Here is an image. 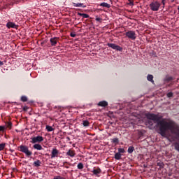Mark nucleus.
<instances>
[{
  "instance_id": "obj_36",
  "label": "nucleus",
  "mask_w": 179,
  "mask_h": 179,
  "mask_svg": "<svg viewBox=\"0 0 179 179\" xmlns=\"http://www.w3.org/2000/svg\"><path fill=\"white\" fill-rule=\"evenodd\" d=\"M129 1V5H131V6L134 5L133 0H131V1Z\"/></svg>"
},
{
  "instance_id": "obj_10",
  "label": "nucleus",
  "mask_w": 179,
  "mask_h": 179,
  "mask_svg": "<svg viewBox=\"0 0 179 179\" xmlns=\"http://www.w3.org/2000/svg\"><path fill=\"white\" fill-rule=\"evenodd\" d=\"M59 38L57 37H53L50 39V44L52 47H55L58 43Z\"/></svg>"
},
{
  "instance_id": "obj_5",
  "label": "nucleus",
  "mask_w": 179,
  "mask_h": 179,
  "mask_svg": "<svg viewBox=\"0 0 179 179\" xmlns=\"http://www.w3.org/2000/svg\"><path fill=\"white\" fill-rule=\"evenodd\" d=\"M125 36L131 40H136V34L134 31H128L126 32Z\"/></svg>"
},
{
  "instance_id": "obj_6",
  "label": "nucleus",
  "mask_w": 179,
  "mask_h": 179,
  "mask_svg": "<svg viewBox=\"0 0 179 179\" xmlns=\"http://www.w3.org/2000/svg\"><path fill=\"white\" fill-rule=\"evenodd\" d=\"M107 46L113 50H116V51H123V48L115 43H107Z\"/></svg>"
},
{
  "instance_id": "obj_16",
  "label": "nucleus",
  "mask_w": 179,
  "mask_h": 179,
  "mask_svg": "<svg viewBox=\"0 0 179 179\" xmlns=\"http://www.w3.org/2000/svg\"><path fill=\"white\" fill-rule=\"evenodd\" d=\"M41 162L39 159H37L36 161L34 162L33 165L35 167H39L41 166Z\"/></svg>"
},
{
  "instance_id": "obj_14",
  "label": "nucleus",
  "mask_w": 179,
  "mask_h": 179,
  "mask_svg": "<svg viewBox=\"0 0 179 179\" xmlns=\"http://www.w3.org/2000/svg\"><path fill=\"white\" fill-rule=\"evenodd\" d=\"M34 149L36 150H43V147L41 144L38 143H36L33 145Z\"/></svg>"
},
{
  "instance_id": "obj_19",
  "label": "nucleus",
  "mask_w": 179,
  "mask_h": 179,
  "mask_svg": "<svg viewBox=\"0 0 179 179\" xmlns=\"http://www.w3.org/2000/svg\"><path fill=\"white\" fill-rule=\"evenodd\" d=\"M114 158L116 160H120L122 159V154H120V152L115 153Z\"/></svg>"
},
{
  "instance_id": "obj_2",
  "label": "nucleus",
  "mask_w": 179,
  "mask_h": 179,
  "mask_svg": "<svg viewBox=\"0 0 179 179\" xmlns=\"http://www.w3.org/2000/svg\"><path fill=\"white\" fill-rule=\"evenodd\" d=\"M19 151L25 154L27 157H30L32 155V152L29 150V148L27 145H20Z\"/></svg>"
},
{
  "instance_id": "obj_29",
  "label": "nucleus",
  "mask_w": 179,
  "mask_h": 179,
  "mask_svg": "<svg viewBox=\"0 0 179 179\" xmlns=\"http://www.w3.org/2000/svg\"><path fill=\"white\" fill-rule=\"evenodd\" d=\"M118 153H120V154H124L125 153L124 148H118Z\"/></svg>"
},
{
  "instance_id": "obj_34",
  "label": "nucleus",
  "mask_w": 179,
  "mask_h": 179,
  "mask_svg": "<svg viewBox=\"0 0 179 179\" xmlns=\"http://www.w3.org/2000/svg\"><path fill=\"white\" fill-rule=\"evenodd\" d=\"M7 127L10 129L12 127V123L11 122H8V125H7Z\"/></svg>"
},
{
  "instance_id": "obj_15",
  "label": "nucleus",
  "mask_w": 179,
  "mask_h": 179,
  "mask_svg": "<svg viewBox=\"0 0 179 179\" xmlns=\"http://www.w3.org/2000/svg\"><path fill=\"white\" fill-rule=\"evenodd\" d=\"M147 80L148 81L151 82L152 83H155L154 76L152 75H150V74L148 75Z\"/></svg>"
},
{
  "instance_id": "obj_24",
  "label": "nucleus",
  "mask_w": 179,
  "mask_h": 179,
  "mask_svg": "<svg viewBox=\"0 0 179 179\" xmlns=\"http://www.w3.org/2000/svg\"><path fill=\"white\" fill-rule=\"evenodd\" d=\"M100 6L106 7L108 8H110V4H108V3L103 2L100 3Z\"/></svg>"
},
{
  "instance_id": "obj_17",
  "label": "nucleus",
  "mask_w": 179,
  "mask_h": 179,
  "mask_svg": "<svg viewBox=\"0 0 179 179\" xmlns=\"http://www.w3.org/2000/svg\"><path fill=\"white\" fill-rule=\"evenodd\" d=\"M73 5L75 7H83V8L86 7V6L83 3H73Z\"/></svg>"
},
{
  "instance_id": "obj_13",
  "label": "nucleus",
  "mask_w": 179,
  "mask_h": 179,
  "mask_svg": "<svg viewBox=\"0 0 179 179\" xmlns=\"http://www.w3.org/2000/svg\"><path fill=\"white\" fill-rule=\"evenodd\" d=\"M108 106V103L106 101H99L98 103V106L106 108Z\"/></svg>"
},
{
  "instance_id": "obj_1",
  "label": "nucleus",
  "mask_w": 179,
  "mask_h": 179,
  "mask_svg": "<svg viewBox=\"0 0 179 179\" xmlns=\"http://www.w3.org/2000/svg\"><path fill=\"white\" fill-rule=\"evenodd\" d=\"M145 117L148 119V120L146 121L147 124H148L150 127H153L154 123H157V125L159 131V134L164 138L169 137V134L167 133V125L170 124V121L162 120V116H159V115L155 113H147L145 115Z\"/></svg>"
},
{
  "instance_id": "obj_3",
  "label": "nucleus",
  "mask_w": 179,
  "mask_h": 179,
  "mask_svg": "<svg viewBox=\"0 0 179 179\" xmlns=\"http://www.w3.org/2000/svg\"><path fill=\"white\" fill-rule=\"evenodd\" d=\"M160 6H161V3L157 1L155 2H152L150 5V9L153 11L159 10Z\"/></svg>"
},
{
  "instance_id": "obj_39",
  "label": "nucleus",
  "mask_w": 179,
  "mask_h": 179,
  "mask_svg": "<svg viewBox=\"0 0 179 179\" xmlns=\"http://www.w3.org/2000/svg\"><path fill=\"white\" fill-rule=\"evenodd\" d=\"M165 1H166V0H162V3L163 5H165Z\"/></svg>"
},
{
  "instance_id": "obj_22",
  "label": "nucleus",
  "mask_w": 179,
  "mask_h": 179,
  "mask_svg": "<svg viewBox=\"0 0 179 179\" xmlns=\"http://www.w3.org/2000/svg\"><path fill=\"white\" fill-rule=\"evenodd\" d=\"M111 143H114L115 145H118L120 143V140L118 138H114L111 139Z\"/></svg>"
},
{
  "instance_id": "obj_7",
  "label": "nucleus",
  "mask_w": 179,
  "mask_h": 179,
  "mask_svg": "<svg viewBox=\"0 0 179 179\" xmlns=\"http://www.w3.org/2000/svg\"><path fill=\"white\" fill-rule=\"evenodd\" d=\"M102 171L100 167H97L96 169H94L92 171L93 175L96 176V177H100V174L101 173Z\"/></svg>"
},
{
  "instance_id": "obj_37",
  "label": "nucleus",
  "mask_w": 179,
  "mask_h": 179,
  "mask_svg": "<svg viewBox=\"0 0 179 179\" xmlns=\"http://www.w3.org/2000/svg\"><path fill=\"white\" fill-rule=\"evenodd\" d=\"M62 174H63V175H67V172L65 171H63Z\"/></svg>"
},
{
  "instance_id": "obj_18",
  "label": "nucleus",
  "mask_w": 179,
  "mask_h": 179,
  "mask_svg": "<svg viewBox=\"0 0 179 179\" xmlns=\"http://www.w3.org/2000/svg\"><path fill=\"white\" fill-rule=\"evenodd\" d=\"M78 16H82L84 19H89L90 15L86 13H78Z\"/></svg>"
},
{
  "instance_id": "obj_11",
  "label": "nucleus",
  "mask_w": 179,
  "mask_h": 179,
  "mask_svg": "<svg viewBox=\"0 0 179 179\" xmlns=\"http://www.w3.org/2000/svg\"><path fill=\"white\" fill-rule=\"evenodd\" d=\"M76 155V151L71 149L69 150L68 152L66 153V156H69L71 158L75 157Z\"/></svg>"
},
{
  "instance_id": "obj_9",
  "label": "nucleus",
  "mask_w": 179,
  "mask_h": 179,
  "mask_svg": "<svg viewBox=\"0 0 179 179\" xmlns=\"http://www.w3.org/2000/svg\"><path fill=\"white\" fill-rule=\"evenodd\" d=\"M59 155V150L57 148H52L51 152V159L57 157Z\"/></svg>"
},
{
  "instance_id": "obj_32",
  "label": "nucleus",
  "mask_w": 179,
  "mask_h": 179,
  "mask_svg": "<svg viewBox=\"0 0 179 179\" xmlns=\"http://www.w3.org/2000/svg\"><path fill=\"white\" fill-rule=\"evenodd\" d=\"M95 20H96V22H99L100 23H101V22H102V18L96 17V18H95Z\"/></svg>"
},
{
  "instance_id": "obj_43",
  "label": "nucleus",
  "mask_w": 179,
  "mask_h": 179,
  "mask_svg": "<svg viewBox=\"0 0 179 179\" xmlns=\"http://www.w3.org/2000/svg\"><path fill=\"white\" fill-rule=\"evenodd\" d=\"M128 1H131V0H128Z\"/></svg>"
},
{
  "instance_id": "obj_30",
  "label": "nucleus",
  "mask_w": 179,
  "mask_h": 179,
  "mask_svg": "<svg viewBox=\"0 0 179 179\" xmlns=\"http://www.w3.org/2000/svg\"><path fill=\"white\" fill-rule=\"evenodd\" d=\"M53 179H66V178L62 176H54Z\"/></svg>"
},
{
  "instance_id": "obj_31",
  "label": "nucleus",
  "mask_w": 179,
  "mask_h": 179,
  "mask_svg": "<svg viewBox=\"0 0 179 179\" xmlns=\"http://www.w3.org/2000/svg\"><path fill=\"white\" fill-rule=\"evenodd\" d=\"M167 97L168 98L173 97V93L172 92H170L167 93Z\"/></svg>"
},
{
  "instance_id": "obj_4",
  "label": "nucleus",
  "mask_w": 179,
  "mask_h": 179,
  "mask_svg": "<svg viewBox=\"0 0 179 179\" xmlns=\"http://www.w3.org/2000/svg\"><path fill=\"white\" fill-rule=\"evenodd\" d=\"M44 141V138L41 136H34L31 138V143L32 144H35V143H40L41 142H43Z\"/></svg>"
},
{
  "instance_id": "obj_25",
  "label": "nucleus",
  "mask_w": 179,
  "mask_h": 179,
  "mask_svg": "<svg viewBox=\"0 0 179 179\" xmlns=\"http://www.w3.org/2000/svg\"><path fill=\"white\" fill-rule=\"evenodd\" d=\"M77 169L78 170H83L84 169V164L82 162H80L77 165Z\"/></svg>"
},
{
  "instance_id": "obj_41",
  "label": "nucleus",
  "mask_w": 179,
  "mask_h": 179,
  "mask_svg": "<svg viewBox=\"0 0 179 179\" xmlns=\"http://www.w3.org/2000/svg\"><path fill=\"white\" fill-rule=\"evenodd\" d=\"M66 169H69V166H66Z\"/></svg>"
},
{
  "instance_id": "obj_35",
  "label": "nucleus",
  "mask_w": 179,
  "mask_h": 179,
  "mask_svg": "<svg viewBox=\"0 0 179 179\" xmlns=\"http://www.w3.org/2000/svg\"><path fill=\"white\" fill-rule=\"evenodd\" d=\"M70 36L71 37H76V34L75 33H71Z\"/></svg>"
},
{
  "instance_id": "obj_23",
  "label": "nucleus",
  "mask_w": 179,
  "mask_h": 179,
  "mask_svg": "<svg viewBox=\"0 0 179 179\" xmlns=\"http://www.w3.org/2000/svg\"><path fill=\"white\" fill-rule=\"evenodd\" d=\"M90 123L88 120H83V126L84 127H90Z\"/></svg>"
},
{
  "instance_id": "obj_33",
  "label": "nucleus",
  "mask_w": 179,
  "mask_h": 179,
  "mask_svg": "<svg viewBox=\"0 0 179 179\" xmlns=\"http://www.w3.org/2000/svg\"><path fill=\"white\" fill-rule=\"evenodd\" d=\"M28 109H29V108L27 106H24L22 108L23 111H27Z\"/></svg>"
},
{
  "instance_id": "obj_27",
  "label": "nucleus",
  "mask_w": 179,
  "mask_h": 179,
  "mask_svg": "<svg viewBox=\"0 0 179 179\" xmlns=\"http://www.w3.org/2000/svg\"><path fill=\"white\" fill-rule=\"evenodd\" d=\"M5 129H6V127L4 126H0V134H3Z\"/></svg>"
},
{
  "instance_id": "obj_12",
  "label": "nucleus",
  "mask_w": 179,
  "mask_h": 179,
  "mask_svg": "<svg viewBox=\"0 0 179 179\" xmlns=\"http://www.w3.org/2000/svg\"><path fill=\"white\" fill-rule=\"evenodd\" d=\"M7 29H17L18 26H17L14 22H9L6 24Z\"/></svg>"
},
{
  "instance_id": "obj_21",
  "label": "nucleus",
  "mask_w": 179,
  "mask_h": 179,
  "mask_svg": "<svg viewBox=\"0 0 179 179\" xmlns=\"http://www.w3.org/2000/svg\"><path fill=\"white\" fill-rule=\"evenodd\" d=\"M45 129L47 130L48 132H52L55 130V129L52 127L50 126V125H46L45 126Z\"/></svg>"
},
{
  "instance_id": "obj_20",
  "label": "nucleus",
  "mask_w": 179,
  "mask_h": 179,
  "mask_svg": "<svg viewBox=\"0 0 179 179\" xmlns=\"http://www.w3.org/2000/svg\"><path fill=\"white\" fill-rule=\"evenodd\" d=\"M135 151V148L134 146H129L127 150L129 154H132Z\"/></svg>"
},
{
  "instance_id": "obj_28",
  "label": "nucleus",
  "mask_w": 179,
  "mask_h": 179,
  "mask_svg": "<svg viewBox=\"0 0 179 179\" xmlns=\"http://www.w3.org/2000/svg\"><path fill=\"white\" fill-rule=\"evenodd\" d=\"M6 147V143H0V152L3 150Z\"/></svg>"
},
{
  "instance_id": "obj_42",
  "label": "nucleus",
  "mask_w": 179,
  "mask_h": 179,
  "mask_svg": "<svg viewBox=\"0 0 179 179\" xmlns=\"http://www.w3.org/2000/svg\"><path fill=\"white\" fill-rule=\"evenodd\" d=\"M43 44H44V43H43V42H42V43H41V45H43Z\"/></svg>"
},
{
  "instance_id": "obj_38",
  "label": "nucleus",
  "mask_w": 179,
  "mask_h": 179,
  "mask_svg": "<svg viewBox=\"0 0 179 179\" xmlns=\"http://www.w3.org/2000/svg\"><path fill=\"white\" fill-rule=\"evenodd\" d=\"M3 66V62L0 61V66Z\"/></svg>"
},
{
  "instance_id": "obj_8",
  "label": "nucleus",
  "mask_w": 179,
  "mask_h": 179,
  "mask_svg": "<svg viewBox=\"0 0 179 179\" xmlns=\"http://www.w3.org/2000/svg\"><path fill=\"white\" fill-rule=\"evenodd\" d=\"M174 80V78L170 76H166L164 79V84H169Z\"/></svg>"
},
{
  "instance_id": "obj_40",
  "label": "nucleus",
  "mask_w": 179,
  "mask_h": 179,
  "mask_svg": "<svg viewBox=\"0 0 179 179\" xmlns=\"http://www.w3.org/2000/svg\"><path fill=\"white\" fill-rule=\"evenodd\" d=\"M172 85V84H169L168 87H171Z\"/></svg>"
},
{
  "instance_id": "obj_26",
  "label": "nucleus",
  "mask_w": 179,
  "mask_h": 179,
  "mask_svg": "<svg viewBox=\"0 0 179 179\" xmlns=\"http://www.w3.org/2000/svg\"><path fill=\"white\" fill-rule=\"evenodd\" d=\"M20 100L22 102H27L28 101V99L26 96H22Z\"/></svg>"
}]
</instances>
